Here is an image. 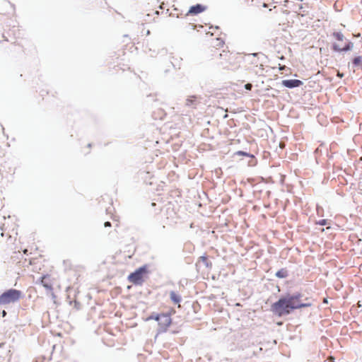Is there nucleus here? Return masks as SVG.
Wrapping results in <instances>:
<instances>
[{
  "label": "nucleus",
  "instance_id": "nucleus-1",
  "mask_svg": "<svg viewBox=\"0 0 362 362\" xmlns=\"http://www.w3.org/2000/svg\"><path fill=\"white\" fill-rule=\"evenodd\" d=\"M303 297L300 292L292 294L286 293L280 296L279 300L271 305V311L278 317L290 315L293 310L310 307L313 305L310 298H305V302H301Z\"/></svg>",
  "mask_w": 362,
  "mask_h": 362
},
{
  "label": "nucleus",
  "instance_id": "nucleus-2",
  "mask_svg": "<svg viewBox=\"0 0 362 362\" xmlns=\"http://www.w3.org/2000/svg\"><path fill=\"white\" fill-rule=\"evenodd\" d=\"M23 296V293L20 290L15 288L6 290L0 295V305L7 308L8 305L18 302Z\"/></svg>",
  "mask_w": 362,
  "mask_h": 362
},
{
  "label": "nucleus",
  "instance_id": "nucleus-3",
  "mask_svg": "<svg viewBox=\"0 0 362 362\" xmlns=\"http://www.w3.org/2000/svg\"><path fill=\"white\" fill-rule=\"evenodd\" d=\"M148 272V266L146 264L143 265L132 272L128 276L127 279L129 282L136 286H141L145 281L144 276L147 274Z\"/></svg>",
  "mask_w": 362,
  "mask_h": 362
},
{
  "label": "nucleus",
  "instance_id": "nucleus-4",
  "mask_svg": "<svg viewBox=\"0 0 362 362\" xmlns=\"http://www.w3.org/2000/svg\"><path fill=\"white\" fill-rule=\"evenodd\" d=\"M172 323V319L168 313H160L158 320V333H164L168 330V327Z\"/></svg>",
  "mask_w": 362,
  "mask_h": 362
},
{
  "label": "nucleus",
  "instance_id": "nucleus-5",
  "mask_svg": "<svg viewBox=\"0 0 362 362\" xmlns=\"http://www.w3.org/2000/svg\"><path fill=\"white\" fill-rule=\"evenodd\" d=\"M354 48V42L350 40H347L343 47H341L337 42H333L331 46L332 50L335 52H346L352 50Z\"/></svg>",
  "mask_w": 362,
  "mask_h": 362
},
{
  "label": "nucleus",
  "instance_id": "nucleus-6",
  "mask_svg": "<svg viewBox=\"0 0 362 362\" xmlns=\"http://www.w3.org/2000/svg\"><path fill=\"white\" fill-rule=\"evenodd\" d=\"M202 98L200 95H190L185 100V106L189 108L196 109L201 103Z\"/></svg>",
  "mask_w": 362,
  "mask_h": 362
},
{
  "label": "nucleus",
  "instance_id": "nucleus-7",
  "mask_svg": "<svg viewBox=\"0 0 362 362\" xmlns=\"http://www.w3.org/2000/svg\"><path fill=\"white\" fill-rule=\"evenodd\" d=\"M281 84L286 88H294L301 86L303 82L298 79H285L282 81Z\"/></svg>",
  "mask_w": 362,
  "mask_h": 362
},
{
  "label": "nucleus",
  "instance_id": "nucleus-8",
  "mask_svg": "<svg viewBox=\"0 0 362 362\" xmlns=\"http://www.w3.org/2000/svg\"><path fill=\"white\" fill-rule=\"evenodd\" d=\"M206 9V6L200 4H197L196 5L192 6L187 13V15H197L203 11H204Z\"/></svg>",
  "mask_w": 362,
  "mask_h": 362
},
{
  "label": "nucleus",
  "instance_id": "nucleus-9",
  "mask_svg": "<svg viewBox=\"0 0 362 362\" xmlns=\"http://www.w3.org/2000/svg\"><path fill=\"white\" fill-rule=\"evenodd\" d=\"M49 275H42L39 281L42 284V286L45 288L47 291H52L53 290V287L50 281H49Z\"/></svg>",
  "mask_w": 362,
  "mask_h": 362
},
{
  "label": "nucleus",
  "instance_id": "nucleus-10",
  "mask_svg": "<svg viewBox=\"0 0 362 362\" xmlns=\"http://www.w3.org/2000/svg\"><path fill=\"white\" fill-rule=\"evenodd\" d=\"M351 66L354 71H355V69H362V55L354 57L352 59Z\"/></svg>",
  "mask_w": 362,
  "mask_h": 362
},
{
  "label": "nucleus",
  "instance_id": "nucleus-11",
  "mask_svg": "<svg viewBox=\"0 0 362 362\" xmlns=\"http://www.w3.org/2000/svg\"><path fill=\"white\" fill-rule=\"evenodd\" d=\"M170 298L175 304H179L182 301V297L173 291L170 292Z\"/></svg>",
  "mask_w": 362,
  "mask_h": 362
},
{
  "label": "nucleus",
  "instance_id": "nucleus-12",
  "mask_svg": "<svg viewBox=\"0 0 362 362\" xmlns=\"http://www.w3.org/2000/svg\"><path fill=\"white\" fill-rule=\"evenodd\" d=\"M275 276L279 279H285L288 276V271L286 268H282L276 272Z\"/></svg>",
  "mask_w": 362,
  "mask_h": 362
},
{
  "label": "nucleus",
  "instance_id": "nucleus-13",
  "mask_svg": "<svg viewBox=\"0 0 362 362\" xmlns=\"http://www.w3.org/2000/svg\"><path fill=\"white\" fill-rule=\"evenodd\" d=\"M332 36L337 41H343L345 39L344 35L341 32H333Z\"/></svg>",
  "mask_w": 362,
  "mask_h": 362
},
{
  "label": "nucleus",
  "instance_id": "nucleus-14",
  "mask_svg": "<svg viewBox=\"0 0 362 362\" xmlns=\"http://www.w3.org/2000/svg\"><path fill=\"white\" fill-rule=\"evenodd\" d=\"M160 313H152L146 319V320H154L158 322L160 317Z\"/></svg>",
  "mask_w": 362,
  "mask_h": 362
},
{
  "label": "nucleus",
  "instance_id": "nucleus-15",
  "mask_svg": "<svg viewBox=\"0 0 362 362\" xmlns=\"http://www.w3.org/2000/svg\"><path fill=\"white\" fill-rule=\"evenodd\" d=\"M235 154L238 155V156H246V157H250V158H255V156L252 154H251L250 153H247V152H245V151H238Z\"/></svg>",
  "mask_w": 362,
  "mask_h": 362
},
{
  "label": "nucleus",
  "instance_id": "nucleus-16",
  "mask_svg": "<svg viewBox=\"0 0 362 362\" xmlns=\"http://www.w3.org/2000/svg\"><path fill=\"white\" fill-rule=\"evenodd\" d=\"M328 223L327 219H321L316 222V224L320 226H326Z\"/></svg>",
  "mask_w": 362,
  "mask_h": 362
},
{
  "label": "nucleus",
  "instance_id": "nucleus-17",
  "mask_svg": "<svg viewBox=\"0 0 362 362\" xmlns=\"http://www.w3.org/2000/svg\"><path fill=\"white\" fill-rule=\"evenodd\" d=\"M200 259L202 261V262H204L206 264V267L209 266V264H208L209 261H208V259L206 257L202 256L200 257Z\"/></svg>",
  "mask_w": 362,
  "mask_h": 362
},
{
  "label": "nucleus",
  "instance_id": "nucleus-18",
  "mask_svg": "<svg viewBox=\"0 0 362 362\" xmlns=\"http://www.w3.org/2000/svg\"><path fill=\"white\" fill-rule=\"evenodd\" d=\"M245 88L247 90H250L252 88V84L251 83H247L245 85Z\"/></svg>",
  "mask_w": 362,
  "mask_h": 362
},
{
  "label": "nucleus",
  "instance_id": "nucleus-19",
  "mask_svg": "<svg viewBox=\"0 0 362 362\" xmlns=\"http://www.w3.org/2000/svg\"><path fill=\"white\" fill-rule=\"evenodd\" d=\"M344 74L343 73H341L340 71H337V76L339 78H342L344 77Z\"/></svg>",
  "mask_w": 362,
  "mask_h": 362
},
{
  "label": "nucleus",
  "instance_id": "nucleus-20",
  "mask_svg": "<svg viewBox=\"0 0 362 362\" xmlns=\"http://www.w3.org/2000/svg\"><path fill=\"white\" fill-rule=\"evenodd\" d=\"M112 226L111 223L110 221H106L104 223L105 227H110Z\"/></svg>",
  "mask_w": 362,
  "mask_h": 362
},
{
  "label": "nucleus",
  "instance_id": "nucleus-21",
  "mask_svg": "<svg viewBox=\"0 0 362 362\" xmlns=\"http://www.w3.org/2000/svg\"><path fill=\"white\" fill-rule=\"evenodd\" d=\"M1 314H2V317H6V315H7V313L4 310L2 311V313H1Z\"/></svg>",
  "mask_w": 362,
  "mask_h": 362
},
{
  "label": "nucleus",
  "instance_id": "nucleus-22",
  "mask_svg": "<svg viewBox=\"0 0 362 362\" xmlns=\"http://www.w3.org/2000/svg\"><path fill=\"white\" fill-rule=\"evenodd\" d=\"M50 292H51V296H52V298L53 299H54V298H56L55 294L52 292V291H50Z\"/></svg>",
  "mask_w": 362,
  "mask_h": 362
},
{
  "label": "nucleus",
  "instance_id": "nucleus-23",
  "mask_svg": "<svg viewBox=\"0 0 362 362\" xmlns=\"http://www.w3.org/2000/svg\"><path fill=\"white\" fill-rule=\"evenodd\" d=\"M299 10H300V11H303V12H305V11L303 10V5H302V4L299 6Z\"/></svg>",
  "mask_w": 362,
  "mask_h": 362
},
{
  "label": "nucleus",
  "instance_id": "nucleus-24",
  "mask_svg": "<svg viewBox=\"0 0 362 362\" xmlns=\"http://www.w3.org/2000/svg\"><path fill=\"white\" fill-rule=\"evenodd\" d=\"M88 146L91 147V144H88Z\"/></svg>",
  "mask_w": 362,
  "mask_h": 362
}]
</instances>
